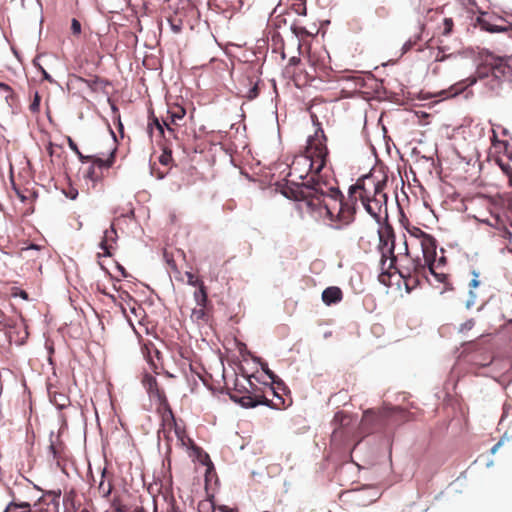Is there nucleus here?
Returning <instances> with one entry per match:
<instances>
[{
	"instance_id": "55",
	"label": "nucleus",
	"mask_w": 512,
	"mask_h": 512,
	"mask_svg": "<svg viewBox=\"0 0 512 512\" xmlns=\"http://www.w3.org/2000/svg\"><path fill=\"white\" fill-rule=\"evenodd\" d=\"M494 228L501 233V236L504 239L512 241V232L508 229L505 223H501V226H494Z\"/></svg>"
},
{
	"instance_id": "49",
	"label": "nucleus",
	"mask_w": 512,
	"mask_h": 512,
	"mask_svg": "<svg viewBox=\"0 0 512 512\" xmlns=\"http://www.w3.org/2000/svg\"><path fill=\"white\" fill-rule=\"evenodd\" d=\"M387 182H388V178L385 175L382 180H378L375 183V185H374V196L373 197L377 198L378 195H380L381 193H384V189L387 186Z\"/></svg>"
},
{
	"instance_id": "5",
	"label": "nucleus",
	"mask_w": 512,
	"mask_h": 512,
	"mask_svg": "<svg viewBox=\"0 0 512 512\" xmlns=\"http://www.w3.org/2000/svg\"><path fill=\"white\" fill-rule=\"evenodd\" d=\"M61 490H49L34 503L10 501L3 512H59Z\"/></svg>"
},
{
	"instance_id": "36",
	"label": "nucleus",
	"mask_w": 512,
	"mask_h": 512,
	"mask_svg": "<svg viewBox=\"0 0 512 512\" xmlns=\"http://www.w3.org/2000/svg\"><path fill=\"white\" fill-rule=\"evenodd\" d=\"M92 156L93 157L90 161L95 165V167H97L100 170H104V169L107 170L113 166L111 163L112 159H107V158L104 159V158L99 157L98 155H92Z\"/></svg>"
},
{
	"instance_id": "20",
	"label": "nucleus",
	"mask_w": 512,
	"mask_h": 512,
	"mask_svg": "<svg viewBox=\"0 0 512 512\" xmlns=\"http://www.w3.org/2000/svg\"><path fill=\"white\" fill-rule=\"evenodd\" d=\"M400 278L403 280L405 285V290L407 293H411L415 288L420 286L421 279L417 275H412L410 271L404 273L402 270H398Z\"/></svg>"
},
{
	"instance_id": "63",
	"label": "nucleus",
	"mask_w": 512,
	"mask_h": 512,
	"mask_svg": "<svg viewBox=\"0 0 512 512\" xmlns=\"http://www.w3.org/2000/svg\"><path fill=\"white\" fill-rule=\"evenodd\" d=\"M408 232L410 233L411 236L420 239V241L424 238V235L428 234L427 232L421 230L418 227H413V230H408Z\"/></svg>"
},
{
	"instance_id": "11",
	"label": "nucleus",
	"mask_w": 512,
	"mask_h": 512,
	"mask_svg": "<svg viewBox=\"0 0 512 512\" xmlns=\"http://www.w3.org/2000/svg\"><path fill=\"white\" fill-rule=\"evenodd\" d=\"M493 18H498V16L489 15L488 12L479 10V15L475 19V26L488 33H509L511 31V27L508 25L494 24L492 22ZM499 19L504 21L503 17L499 16Z\"/></svg>"
},
{
	"instance_id": "59",
	"label": "nucleus",
	"mask_w": 512,
	"mask_h": 512,
	"mask_svg": "<svg viewBox=\"0 0 512 512\" xmlns=\"http://www.w3.org/2000/svg\"><path fill=\"white\" fill-rule=\"evenodd\" d=\"M164 129H165V136H166V139H164L165 140L164 144H168V142L170 141L171 138H173V139L177 138L175 129L172 128L171 125H169V123H167V126H165Z\"/></svg>"
},
{
	"instance_id": "30",
	"label": "nucleus",
	"mask_w": 512,
	"mask_h": 512,
	"mask_svg": "<svg viewBox=\"0 0 512 512\" xmlns=\"http://www.w3.org/2000/svg\"><path fill=\"white\" fill-rule=\"evenodd\" d=\"M107 473H108L107 469L103 468L102 472H101V480L98 485V490L101 493L103 498H108L113 491V484L111 483V481H108L107 485L105 484V478H106Z\"/></svg>"
},
{
	"instance_id": "33",
	"label": "nucleus",
	"mask_w": 512,
	"mask_h": 512,
	"mask_svg": "<svg viewBox=\"0 0 512 512\" xmlns=\"http://www.w3.org/2000/svg\"><path fill=\"white\" fill-rule=\"evenodd\" d=\"M248 84L250 85V88L245 94V98L252 101L256 99L260 94V88L259 84L261 82L260 79H258L256 82H253V79L251 77H247Z\"/></svg>"
},
{
	"instance_id": "25",
	"label": "nucleus",
	"mask_w": 512,
	"mask_h": 512,
	"mask_svg": "<svg viewBox=\"0 0 512 512\" xmlns=\"http://www.w3.org/2000/svg\"><path fill=\"white\" fill-rule=\"evenodd\" d=\"M434 263L435 259L426 260V265L428 267L429 273L436 279V281L445 284L447 290H452L453 287L451 283L448 282V274L436 272L434 269Z\"/></svg>"
},
{
	"instance_id": "47",
	"label": "nucleus",
	"mask_w": 512,
	"mask_h": 512,
	"mask_svg": "<svg viewBox=\"0 0 512 512\" xmlns=\"http://www.w3.org/2000/svg\"><path fill=\"white\" fill-rule=\"evenodd\" d=\"M420 39V34H417L414 38H409L402 46V54H405L412 50Z\"/></svg>"
},
{
	"instance_id": "23",
	"label": "nucleus",
	"mask_w": 512,
	"mask_h": 512,
	"mask_svg": "<svg viewBox=\"0 0 512 512\" xmlns=\"http://www.w3.org/2000/svg\"><path fill=\"white\" fill-rule=\"evenodd\" d=\"M167 123L168 122L165 119H163L162 122H160V120L154 115V113L150 112L147 127L148 133L152 135L153 129H156L161 135V137L163 139H166L164 127L167 126Z\"/></svg>"
},
{
	"instance_id": "53",
	"label": "nucleus",
	"mask_w": 512,
	"mask_h": 512,
	"mask_svg": "<svg viewBox=\"0 0 512 512\" xmlns=\"http://www.w3.org/2000/svg\"><path fill=\"white\" fill-rule=\"evenodd\" d=\"M496 164L505 176H512V166L510 164L504 162L501 158L496 159Z\"/></svg>"
},
{
	"instance_id": "9",
	"label": "nucleus",
	"mask_w": 512,
	"mask_h": 512,
	"mask_svg": "<svg viewBox=\"0 0 512 512\" xmlns=\"http://www.w3.org/2000/svg\"><path fill=\"white\" fill-rule=\"evenodd\" d=\"M311 120L313 125L316 127V130L313 135L308 137L307 144L311 148L314 157H316L319 161L318 166L315 169V173L320 174L325 168L329 157L327 136L325 135V132L316 114H311Z\"/></svg>"
},
{
	"instance_id": "1",
	"label": "nucleus",
	"mask_w": 512,
	"mask_h": 512,
	"mask_svg": "<svg viewBox=\"0 0 512 512\" xmlns=\"http://www.w3.org/2000/svg\"><path fill=\"white\" fill-rule=\"evenodd\" d=\"M509 59L508 56L496 55L487 48H478L475 73L451 85L441 93L445 98H454L464 94V98L469 99L473 96V92L468 89L480 80L483 81L482 94L485 97H501L504 83H508L512 88V66Z\"/></svg>"
},
{
	"instance_id": "18",
	"label": "nucleus",
	"mask_w": 512,
	"mask_h": 512,
	"mask_svg": "<svg viewBox=\"0 0 512 512\" xmlns=\"http://www.w3.org/2000/svg\"><path fill=\"white\" fill-rule=\"evenodd\" d=\"M198 512H238V510L226 505L216 506L212 500H202L198 503Z\"/></svg>"
},
{
	"instance_id": "22",
	"label": "nucleus",
	"mask_w": 512,
	"mask_h": 512,
	"mask_svg": "<svg viewBox=\"0 0 512 512\" xmlns=\"http://www.w3.org/2000/svg\"><path fill=\"white\" fill-rule=\"evenodd\" d=\"M48 394L50 402L60 411L64 410L70 405V398L66 394L60 392H52L50 389H48Z\"/></svg>"
},
{
	"instance_id": "29",
	"label": "nucleus",
	"mask_w": 512,
	"mask_h": 512,
	"mask_svg": "<svg viewBox=\"0 0 512 512\" xmlns=\"http://www.w3.org/2000/svg\"><path fill=\"white\" fill-rule=\"evenodd\" d=\"M5 95V101L7 105L11 109L12 114H18L20 108V102L18 95L14 92V90L10 87V90H3Z\"/></svg>"
},
{
	"instance_id": "60",
	"label": "nucleus",
	"mask_w": 512,
	"mask_h": 512,
	"mask_svg": "<svg viewBox=\"0 0 512 512\" xmlns=\"http://www.w3.org/2000/svg\"><path fill=\"white\" fill-rule=\"evenodd\" d=\"M388 259L390 260V263H389L388 267L385 266V270H387L388 273H391L390 270L391 269H395L396 272H397L399 270L396 267V263H397L398 257L395 255V251H393V255H388Z\"/></svg>"
},
{
	"instance_id": "16",
	"label": "nucleus",
	"mask_w": 512,
	"mask_h": 512,
	"mask_svg": "<svg viewBox=\"0 0 512 512\" xmlns=\"http://www.w3.org/2000/svg\"><path fill=\"white\" fill-rule=\"evenodd\" d=\"M321 298L325 305L332 306L342 300L343 292L338 286H329L323 290Z\"/></svg>"
},
{
	"instance_id": "64",
	"label": "nucleus",
	"mask_w": 512,
	"mask_h": 512,
	"mask_svg": "<svg viewBox=\"0 0 512 512\" xmlns=\"http://www.w3.org/2000/svg\"><path fill=\"white\" fill-rule=\"evenodd\" d=\"M63 193L70 200H75L79 194L78 190L74 187H70L68 190H63Z\"/></svg>"
},
{
	"instance_id": "40",
	"label": "nucleus",
	"mask_w": 512,
	"mask_h": 512,
	"mask_svg": "<svg viewBox=\"0 0 512 512\" xmlns=\"http://www.w3.org/2000/svg\"><path fill=\"white\" fill-rule=\"evenodd\" d=\"M111 508L113 512H137L138 508L132 510L127 505L123 504L118 497H114L111 502Z\"/></svg>"
},
{
	"instance_id": "51",
	"label": "nucleus",
	"mask_w": 512,
	"mask_h": 512,
	"mask_svg": "<svg viewBox=\"0 0 512 512\" xmlns=\"http://www.w3.org/2000/svg\"><path fill=\"white\" fill-rule=\"evenodd\" d=\"M185 275L187 277V284L193 287H199L204 284V281L201 278H196L194 274L190 271H186Z\"/></svg>"
},
{
	"instance_id": "37",
	"label": "nucleus",
	"mask_w": 512,
	"mask_h": 512,
	"mask_svg": "<svg viewBox=\"0 0 512 512\" xmlns=\"http://www.w3.org/2000/svg\"><path fill=\"white\" fill-rule=\"evenodd\" d=\"M361 191L366 193L365 184L361 183V180H357L355 184H352L348 188V197L350 198V202H353L354 199H357L356 193L357 191Z\"/></svg>"
},
{
	"instance_id": "10",
	"label": "nucleus",
	"mask_w": 512,
	"mask_h": 512,
	"mask_svg": "<svg viewBox=\"0 0 512 512\" xmlns=\"http://www.w3.org/2000/svg\"><path fill=\"white\" fill-rule=\"evenodd\" d=\"M0 330H5L9 341L14 340L18 346L24 345L29 336L27 326L12 319L0 321Z\"/></svg>"
},
{
	"instance_id": "12",
	"label": "nucleus",
	"mask_w": 512,
	"mask_h": 512,
	"mask_svg": "<svg viewBox=\"0 0 512 512\" xmlns=\"http://www.w3.org/2000/svg\"><path fill=\"white\" fill-rule=\"evenodd\" d=\"M118 235L115 225L112 223L105 229L98 247L103 251V256L111 257L113 255L114 244L117 243Z\"/></svg>"
},
{
	"instance_id": "44",
	"label": "nucleus",
	"mask_w": 512,
	"mask_h": 512,
	"mask_svg": "<svg viewBox=\"0 0 512 512\" xmlns=\"http://www.w3.org/2000/svg\"><path fill=\"white\" fill-rule=\"evenodd\" d=\"M165 502H166V510L165 512H182L177 505V502L174 498V496H165Z\"/></svg>"
},
{
	"instance_id": "21",
	"label": "nucleus",
	"mask_w": 512,
	"mask_h": 512,
	"mask_svg": "<svg viewBox=\"0 0 512 512\" xmlns=\"http://www.w3.org/2000/svg\"><path fill=\"white\" fill-rule=\"evenodd\" d=\"M194 300L200 307L212 308V302L208 297V288L205 283L199 286L194 292Z\"/></svg>"
},
{
	"instance_id": "54",
	"label": "nucleus",
	"mask_w": 512,
	"mask_h": 512,
	"mask_svg": "<svg viewBox=\"0 0 512 512\" xmlns=\"http://www.w3.org/2000/svg\"><path fill=\"white\" fill-rule=\"evenodd\" d=\"M443 26H444V28H443V32H442V34H443L444 36H449V35H451V33L453 32V27H454V21H453V19H452V18H450V17H449V18H448V17L444 18V20H443Z\"/></svg>"
},
{
	"instance_id": "50",
	"label": "nucleus",
	"mask_w": 512,
	"mask_h": 512,
	"mask_svg": "<svg viewBox=\"0 0 512 512\" xmlns=\"http://www.w3.org/2000/svg\"><path fill=\"white\" fill-rule=\"evenodd\" d=\"M326 197L339 202L342 198H344V194L338 187H330L329 192H326Z\"/></svg>"
},
{
	"instance_id": "28",
	"label": "nucleus",
	"mask_w": 512,
	"mask_h": 512,
	"mask_svg": "<svg viewBox=\"0 0 512 512\" xmlns=\"http://www.w3.org/2000/svg\"><path fill=\"white\" fill-rule=\"evenodd\" d=\"M173 33L179 34L183 28V21L186 15H164Z\"/></svg>"
},
{
	"instance_id": "3",
	"label": "nucleus",
	"mask_w": 512,
	"mask_h": 512,
	"mask_svg": "<svg viewBox=\"0 0 512 512\" xmlns=\"http://www.w3.org/2000/svg\"><path fill=\"white\" fill-rule=\"evenodd\" d=\"M407 411L398 409L396 412H379L366 410L363 413L362 425L368 433L382 432L389 435L397 426L406 421Z\"/></svg>"
},
{
	"instance_id": "62",
	"label": "nucleus",
	"mask_w": 512,
	"mask_h": 512,
	"mask_svg": "<svg viewBox=\"0 0 512 512\" xmlns=\"http://www.w3.org/2000/svg\"><path fill=\"white\" fill-rule=\"evenodd\" d=\"M476 298H477L476 293L472 290H469L468 299L466 300L465 307L467 309H470L475 304Z\"/></svg>"
},
{
	"instance_id": "42",
	"label": "nucleus",
	"mask_w": 512,
	"mask_h": 512,
	"mask_svg": "<svg viewBox=\"0 0 512 512\" xmlns=\"http://www.w3.org/2000/svg\"><path fill=\"white\" fill-rule=\"evenodd\" d=\"M145 359H146L150 369L152 370V372L155 375L161 374V371L163 370V363L162 362L155 361L150 354L149 355H145Z\"/></svg>"
},
{
	"instance_id": "38",
	"label": "nucleus",
	"mask_w": 512,
	"mask_h": 512,
	"mask_svg": "<svg viewBox=\"0 0 512 512\" xmlns=\"http://www.w3.org/2000/svg\"><path fill=\"white\" fill-rule=\"evenodd\" d=\"M151 355L152 358L157 362L163 361V355L162 352L153 344L150 343L149 345L145 346V352L144 355Z\"/></svg>"
},
{
	"instance_id": "4",
	"label": "nucleus",
	"mask_w": 512,
	"mask_h": 512,
	"mask_svg": "<svg viewBox=\"0 0 512 512\" xmlns=\"http://www.w3.org/2000/svg\"><path fill=\"white\" fill-rule=\"evenodd\" d=\"M378 237V250L381 254V272L378 275V280L381 284L389 287L391 285L390 279L393 274L388 273V271L385 270V265L387 264L388 255H393V251H395L396 235L393 226L388 221L387 215L385 216L384 222H382V225H380V228L378 229Z\"/></svg>"
},
{
	"instance_id": "52",
	"label": "nucleus",
	"mask_w": 512,
	"mask_h": 512,
	"mask_svg": "<svg viewBox=\"0 0 512 512\" xmlns=\"http://www.w3.org/2000/svg\"><path fill=\"white\" fill-rule=\"evenodd\" d=\"M111 110L113 113V118L116 119L118 122V125H117L118 131L123 135L124 126L121 122L119 108L117 107V105L115 103H111Z\"/></svg>"
},
{
	"instance_id": "6",
	"label": "nucleus",
	"mask_w": 512,
	"mask_h": 512,
	"mask_svg": "<svg viewBox=\"0 0 512 512\" xmlns=\"http://www.w3.org/2000/svg\"><path fill=\"white\" fill-rule=\"evenodd\" d=\"M248 382V395L239 396L237 394L232 393L230 388L224 387L220 389V393L226 394L229 396L230 400L235 404L241 406L244 409L256 408L260 405L266 406L270 409H279V406L273 402V400L266 398L261 393V388L254 384L249 378Z\"/></svg>"
},
{
	"instance_id": "32",
	"label": "nucleus",
	"mask_w": 512,
	"mask_h": 512,
	"mask_svg": "<svg viewBox=\"0 0 512 512\" xmlns=\"http://www.w3.org/2000/svg\"><path fill=\"white\" fill-rule=\"evenodd\" d=\"M77 80L86 84L92 91H96L97 90V85L98 84H104L105 86L106 85H109L110 84V81L107 80V79H103L101 78L100 76H97L95 75L93 77V79H86V78H83V77H77Z\"/></svg>"
},
{
	"instance_id": "46",
	"label": "nucleus",
	"mask_w": 512,
	"mask_h": 512,
	"mask_svg": "<svg viewBox=\"0 0 512 512\" xmlns=\"http://www.w3.org/2000/svg\"><path fill=\"white\" fill-rule=\"evenodd\" d=\"M95 165L92 163L89 168L87 169L86 173H85V178L86 179H89L90 181L94 182V183H97V182H100L103 178L102 175H97L96 172H95Z\"/></svg>"
},
{
	"instance_id": "45",
	"label": "nucleus",
	"mask_w": 512,
	"mask_h": 512,
	"mask_svg": "<svg viewBox=\"0 0 512 512\" xmlns=\"http://www.w3.org/2000/svg\"><path fill=\"white\" fill-rule=\"evenodd\" d=\"M40 105H41V96L38 91L34 92L33 99L29 105V110L33 113H39L40 111Z\"/></svg>"
},
{
	"instance_id": "19",
	"label": "nucleus",
	"mask_w": 512,
	"mask_h": 512,
	"mask_svg": "<svg viewBox=\"0 0 512 512\" xmlns=\"http://www.w3.org/2000/svg\"><path fill=\"white\" fill-rule=\"evenodd\" d=\"M421 247L424 252V254H430V257L428 259H435L436 258V250L438 247L437 239L431 235L427 234L424 235V238L421 240Z\"/></svg>"
},
{
	"instance_id": "61",
	"label": "nucleus",
	"mask_w": 512,
	"mask_h": 512,
	"mask_svg": "<svg viewBox=\"0 0 512 512\" xmlns=\"http://www.w3.org/2000/svg\"><path fill=\"white\" fill-rule=\"evenodd\" d=\"M475 325V321L473 318H470L468 320H466L464 323H462L458 329V331L460 333L464 332V331H468V330H471Z\"/></svg>"
},
{
	"instance_id": "8",
	"label": "nucleus",
	"mask_w": 512,
	"mask_h": 512,
	"mask_svg": "<svg viewBox=\"0 0 512 512\" xmlns=\"http://www.w3.org/2000/svg\"><path fill=\"white\" fill-rule=\"evenodd\" d=\"M141 383L150 399L158 402L157 412L162 416V426L167 419L174 420V412L169 404L165 391L159 386L155 376L148 372H143Z\"/></svg>"
},
{
	"instance_id": "41",
	"label": "nucleus",
	"mask_w": 512,
	"mask_h": 512,
	"mask_svg": "<svg viewBox=\"0 0 512 512\" xmlns=\"http://www.w3.org/2000/svg\"><path fill=\"white\" fill-rule=\"evenodd\" d=\"M172 421V424H173V428H174V432H175V435L178 439L179 442H181L182 445H186L185 443V439L188 440V436L186 435V431L184 428H181L178 424H177V420L176 418L174 417V420H171Z\"/></svg>"
},
{
	"instance_id": "43",
	"label": "nucleus",
	"mask_w": 512,
	"mask_h": 512,
	"mask_svg": "<svg viewBox=\"0 0 512 512\" xmlns=\"http://www.w3.org/2000/svg\"><path fill=\"white\" fill-rule=\"evenodd\" d=\"M207 309L208 308H203V307H201L200 309L194 308L191 313L192 320H194V321L202 320V321L207 322L208 321Z\"/></svg>"
},
{
	"instance_id": "31",
	"label": "nucleus",
	"mask_w": 512,
	"mask_h": 512,
	"mask_svg": "<svg viewBox=\"0 0 512 512\" xmlns=\"http://www.w3.org/2000/svg\"><path fill=\"white\" fill-rule=\"evenodd\" d=\"M66 141H67V144H68L69 148L77 155V158H78V160L81 163L90 162V160L92 159L93 156H91V155H84L79 150V147H78L77 143L70 136H66Z\"/></svg>"
},
{
	"instance_id": "57",
	"label": "nucleus",
	"mask_w": 512,
	"mask_h": 512,
	"mask_svg": "<svg viewBox=\"0 0 512 512\" xmlns=\"http://www.w3.org/2000/svg\"><path fill=\"white\" fill-rule=\"evenodd\" d=\"M71 32L73 35L78 36L82 32V25L80 21L76 18H72L71 20V26H70Z\"/></svg>"
},
{
	"instance_id": "58",
	"label": "nucleus",
	"mask_w": 512,
	"mask_h": 512,
	"mask_svg": "<svg viewBox=\"0 0 512 512\" xmlns=\"http://www.w3.org/2000/svg\"><path fill=\"white\" fill-rule=\"evenodd\" d=\"M11 186H12V189L14 190L15 194L19 198V200L22 203H25L28 200V197L26 195H24V193L19 189V187L16 185L13 177H11Z\"/></svg>"
},
{
	"instance_id": "2",
	"label": "nucleus",
	"mask_w": 512,
	"mask_h": 512,
	"mask_svg": "<svg viewBox=\"0 0 512 512\" xmlns=\"http://www.w3.org/2000/svg\"><path fill=\"white\" fill-rule=\"evenodd\" d=\"M306 178L307 174L299 176L302 182L285 180L280 187V193L289 200L304 203L311 215L322 217L326 192L322 189L318 178L311 177L304 181Z\"/></svg>"
},
{
	"instance_id": "34",
	"label": "nucleus",
	"mask_w": 512,
	"mask_h": 512,
	"mask_svg": "<svg viewBox=\"0 0 512 512\" xmlns=\"http://www.w3.org/2000/svg\"><path fill=\"white\" fill-rule=\"evenodd\" d=\"M33 66L37 69L38 72L41 73L42 80L49 82L50 84L57 85L61 87L60 84L44 69V67L39 62V56L35 57L32 61Z\"/></svg>"
},
{
	"instance_id": "7",
	"label": "nucleus",
	"mask_w": 512,
	"mask_h": 512,
	"mask_svg": "<svg viewBox=\"0 0 512 512\" xmlns=\"http://www.w3.org/2000/svg\"><path fill=\"white\" fill-rule=\"evenodd\" d=\"M357 203L358 199H354L353 202H350L348 196L347 198L344 197L339 201V211L335 214L325 202L322 206V214L324 213L325 217L333 222L330 224L332 229L342 230L355 221V215L358 209Z\"/></svg>"
},
{
	"instance_id": "14",
	"label": "nucleus",
	"mask_w": 512,
	"mask_h": 512,
	"mask_svg": "<svg viewBox=\"0 0 512 512\" xmlns=\"http://www.w3.org/2000/svg\"><path fill=\"white\" fill-rule=\"evenodd\" d=\"M166 6L163 8L164 15H186L187 10H193L191 0H165Z\"/></svg>"
},
{
	"instance_id": "15",
	"label": "nucleus",
	"mask_w": 512,
	"mask_h": 512,
	"mask_svg": "<svg viewBox=\"0 0 512 512\" xmlns=\"http://www.w3.org/2000/svg\"><path fill=\"white\" fill-rule=\"evenodd\" d=\"M187 448L191 451V456L194 457L195 461L203 466H207V471H209L210 467L213 468L209 454L202 447L198 446L193 439L188 438Z\"/></svg>"
},
{
	"instance_id": "48",
	"label": "nucleus",
	"mask_w": 512,
	"mask_h": 512,
	"mask_svg": "<svg viewBox=\"0 0 512 512\" xmlns=\"http://www.w3.org/2000/svg\"><path fill=\"white\" fill-rule=\"evenodd\" d=\"M232 393L237 394L239 396L248 395V387L244 384L239 383L238 379H235L233 389H230Z\"/></svg>"
},
{
	"instance_id": "56",
	"label": "nucleus",
	"mask_w": 512,
	"mask_h": 512,
	"mask_svg": "<svg viewBox=\"0 0 512 512\" xmlns=\"http://www.w3.org/2000/svg\"><path fill=\"white\" fill-rule=\"evenodd\" d=\"M444 51H445V47L439 48V52H438V54H437V56L435 58L436 62H443V61H445L447 59L456 58L457 57L455 53L445 54Z\"/></svg>"
},
{
	"instance_id": "24",
	"label": "nucleus",
	"mask_w": 512,
	"mask_h": 512,
	"mask_svg": "<svg viewBox=\"0 0 512 512\" xmlns=\"http://www.w3.org/2000/svg\"><path fill=\"white\" fill-rule=\"evenodd\" d=\"M53 437H54V431H51L50 434H49V441H50V444L48 446L49 452L51 453L53 458L66 457V455H65V449H66L65 444L62 441H60V440L57 443H55V441L53 440Z\"/></svg>"
},
{
	"instance_id": "39",
	"label": "nucleus",
	"mask_w": 512,
	"mask_h": 512,
	"mask_svg": "<svg viewBox=\"0 0 512 512\" xmlns=\"http://www.w3.org/2000/svg\"><path fill=\"white\" fill-rule=\"evenodd\" d=\"M290 31L293 33V35L296 37V38H300V37H307V36H312L313 34L311 32H309L306 27L304 26H298L296 24V20L290 25Z\"/></svg>"
},
{
	"instance_id": "13",
	"label": "nucleus",
	"mask_w": 512,
	"mask_h": 512,
	"mask_svg": "<svg viewBox=\"0 0 512 512\" xmlns=\"http://www.w3.org/2000/svg\"><path fill=\"white\" fill-rule=\"evenodd\" d=\"M357 421V415L349 414L344 410L337 411L332 420V424L335 427L332 434L336 435L341 430L355 426Z\"/></svg>"
},
{
	"instance_id": "17",
	"label": "nucleus",
	"mask_w": 512,
	"mask_h": 512,
	"mask_svg": "<svg viewBox=\"0 0 512 512\" xmlns=\"http://www.w3.org/2000/svg\"><path fill=\"white\" fill-rule=\"evenodd\" d=\"M253 361L255 363L259 364L261 370L271 380L272 384H276L278 386V388H283V389L286 388L283 380L274 371H272L269 368L268 363L265 360H263L261 357L257 356V357L253 358Z\"/></svg>"
},
{
	"instance_id": "26",
	"label": "nucleus",
	"mask_w": 512,
	"mask_h": 512,
	"mask_svg": "<svg viewBox=\"0 0 512 512\" xmlns=\"http://www.w3.org/2000/svg\"><path fill=\"white\" fill-rule=\"evenodd\" d=\"M185 115V108H183L182 106H176L175 108H170L167 110V117L165 118V120H167L169 125H177L178 122L185 117Z\"/></svg>"
},
{
	"instance_id": "35",
	"label": "nucleus",
	"mask_w": 512,
	"mask_h": 512,
	"mask_svg": "<svg viewBox=\"0 0 512 512\" xmlns=\"http://www.w3.org/2000/svg\"><path fill=\"white\" fill-rule=\"evenodd\" d=\"M158 161L161 165L164 166H168L171 162H173L172 149L169 144L162 145V153L158 157Z\"/></svg>"
},
{
	"instance_id": "27",
	"label": "nucleus",
	"mask_w": 512,
	"mask_h": 512,
	"mask_svg": "<svg viewBox=\"0 0 512 512\" xmlns=\"http://www.w3.org/2000/svg\"><path fill=\"white\" fill-rule=\"evenodd\" d=\"M374 202L376 205L379 206V210H381V200L378 198L373 197V200H364L363 201V207L366 210V212L376 221L378 225H382V222H384L380 216L379 213L375 211L371 203Z\"/></svg>"
}]
</instances>
